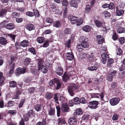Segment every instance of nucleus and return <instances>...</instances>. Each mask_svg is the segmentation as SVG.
<instances>
[{
	"instance_id": "nucleus-1",
	"label": "nucleus",
	"mask_w": 125,
	"mask_h": 125,
	"mask_svg": "<svg viewBox=\"0 0 125 125\" xmlns=\"http://www.w3.org/2000/svg\"><path fill=\"white\" fill-rule=\"evenodd\" d=\"M49 84L53 88H55L57 90L61 86V83L59 79L57 78H54V79L51 80L49 83Z\"/></svg>"
},
{
	"instance_id": "nucleus-2",
	"label": "nucleus",
	"mask_w": 125,
	"mask_h": 125,
	"mask_svg": "<svg viewBox=\"0 0 125 125\" xmlns=\"http://www.w3.org/2000/svg\"><path fill=\"white\" fill-rule=\"evenodd\" d=\"M42 60L41 59L38 61V67L39 70H40L43 73H46L47 71V67L44 64Z\"/></svg>"
},
{
	"instance_id": "nucleus-3",
	"label": "nucleus",
	"mask_w": 125,
	"mask_h": 125,
	"mask_svg": "<svg viewBox=\"0 0 125 125\" xmlns=\"http://www.w3.org/2000/svg\"><path fill=\"white\" fill-rule=\"evenodd\" d=\"M59 96V94L56 93L54 94V100L56 104V108L57 112V115L58 117L60 116V108L59 106V103L58 102V99Z\"/></svg>"
},
{
	"instance_id": "nucleus-4",
	"label": "nucleus",
	"mask_w": 125,
	"mask_h": 125,
	"mask_svg": "<svg viewBox=\"0 0 125 125\" xmlns=\"http://www.w3.org/2000/svg\"><path fill=\"white\" fill-rule=\"evenodd\" d=\"M79 40L83 48H86L88 47L89 44L87 42L88 39L87 38L83 36H81Z\"/></svg>"
},
{
	"instance_id": "nucleus-5",
	"label": "nucleus",
	"mask_w": 125,
	"mask_h": 125,
	"mask_svg": "<svg viewBox=\"0 0 125 125\" xmlns=\"http://www.w3.org/2000/svg\"><path fill=\"white\" fill-rule=\"evenodd\" d=\"M78 87V86L77 85L75 84L74 83L71 84L68 89L70 95L71 96H73L74 95L73 89H77Z\"/></svg>"
},
{
	"instance_id": "nucleus-6",
	"label": "nucleus",
	"mask_w": 125,
	"mask_h": 125,
	"mask_svg": "<svg viewBox=\"0 0 125 125\" xmlns=\"http://www.w3.org/2000/svg\"><path fill=\"white\" fill-rule=\"evenodd\" d=\"M99 102L96 101H93L90 102L88 105V107L92 109H95L97 107Z\"/></svg>"
},
{
	"instance_id": "nucleus-7",
	"label": "nucleus",
	"mask_w": 125,
	"mask_h": 125,
	"mask_svg": "<svg viewBox=\"0 0 125 125\" xmlns=\"http://www.w3.org/2000/svg\"><path fill=\"white\" fill-rule=\"evenodd\" d=\"M120 101V99L118 97L113 98L110 100V104L113 106L117 104Z\"/></svg>"
},
{
	"instance_id": "nucleus-8",
	"label": "nucleus",
	"mask_w": 125,
	"mask_h": 125,
	"mask_svg": "<svg viewBox=\"0 0 125 125\" xmlns=\"http://www.w3.org/2000/svg\"><path fill=\"white\" fill-rule=\"evenodd\" d=\"M104 94L103 92L101 93L100 94L98 93H93L91 95V98H99L100 97H101V100H103Z\"/></svg>"
},
{
	"instance_id": "nucleus-9",
	"label": "nucleus",
	"mask_w": 125,
	"mask_h": 125,
	"mask_svg": "<svg viewBox=\"0 0 125 125\" xmlns=\"http://www.w3.org/2000/svg\"><path fill=\"white\" fill-rule=\"evenodd\" d=\"M5 22H7L6 21H4L0 24V25H4L3 26H5L6 28L8 30H12L14 28V26L13 24L12 23H10L8 24L6 26H5L4 24Z\"/></svg>"
},
{
	"instance_id": "nucleus-10",
	"label": "nucleus",
	"mask_w": 125,
	"mask_h": 125,
	"mask_svg": "<svg viewBox=\"0 0 125 125\" xmlns=\"http://www.w3.org/2000/svg\"><path fill=\"white\" fill-rule=\"evenodd\" d=\"M51 9L53 11L55 12V13L57 14H61L62 13V11L58 9V7H56L55 6L52 5Z\"/></svg>"
},
{
	"instance_id": "nucleus-11",
	"label": "nucleus",
	"mask_w": 125,
	"mask_h": 125,
	"mask_svg": "<svg viewBox=\"0 0 125 125\" xmlns=\"http://www.w3.org/2000/svg\"><path fill=\"white\" fill-rule=\"evenodd\" d=\"M95 52L89 54V55L88 57V61L89 62H91L94 61L95 58Z\"/></svg>"
},
{
	"instance_id": "nucleus-12",
	"label": "nucleus",
	"mask_w": 125,
	"mask_h": 125,
	"mask_svg": "<svg viewBox=\"0 0 125 125\" xmlns=\"http://www.w3.org/2000/svg\"><path fill=\"white\" fill-rule=\"evenodd\" d=\"M68 122L70 125H76L77 123V121L74 117H71L69 118Z\"/></svg>"
},
{
	"instance_id": "nucleus-13",
	"label": "nucleus",
	"mask_w": 125,
	"mask_h": 125,
	"mask_svg": "<svg viewBox=\"0 0 125 125\" xmlns=\"http://www.w3.org/2000/svg\"><path fill=\"white\" fill-rule=\"evenodd\" d=\"M68 18L72 24H74L76 23L77 19V17L72 15H70L68 16Z\"/></svg>"
},
{
	"instance_id": "nucleus-14",
	"label": "nucleus",
	"mask_w": 125,
	"mask_h": 125,
	"mask_svg": "<svg viewBox=\"0 0 125 125\" xmlns=\"http://www.w3.org/2000/svg\"><path fill=\"white\" fill-rule=\"evenodd\" d=\"M102 58V62L103 63L105 64L106 63V59L108 57V55L106 52H104L101 54Z\"/></svg>"
},
{
	"instance_id": "nucleus-15",
	"label": "nucleus",
	"mask_w": 125,
	"mask_h": 125,
	"mask_svg": "<svg viewBox=\"0 0 125 125\" xmlns=\"http://www.w3.org/2000/svg\"><path fill=\"white\" fill-rule=\"evenodd\" d=\"M30 71L33 74L36 75L38 76V74H37L39 71L38 68L37 69L34 66L31 67Z\"/></svg>"
},
{
	"instance_id": "nucleus-16",
	"label": "nucleus",
	"mask_w": 125,
	"mask_h": 125,
	"mask_svg": "<svg viewBox=\"0 0 125 125\" xmlns=\"http://www.w3.org/2000/svg\"><path fill=\"white\" fill-rule=\"evenodd\" d=\"M62 110L64 112H68L69 111V108L66 103L62 104L61 105Z\"/></svg>"
},
{
	"instance_id": "nucleus-17",
	"label": "nucleus",
	"mask_w": 125,
	"mask_h": 125,
	"mask_svg": "<svg viewBox=\"0 0 125 125\" xmlns=\"http://www.w3.org/2000/svg\"><path fill=\"white\" fill-rule=\"evenodd\" d=\"M73 57V54L71 52H67L65 54L66 58L69 60H72Z\"/></svg>"
},
{
	"instance_id": "nucleus-18",
	"label": "nucleus",
	"mask_w": 125,
	"mask_h": 125,
	"mask_svg": "<svg viewBox=\"0 0 125 125\" xmlns=\"http://www.w3.org/2000/svg\"><path fill=\"white\" fill-rule=\"evenodd\" d=\"M97 39L98 41V44H101L104 41L103 37L102 35H97L96 36Z\"/></svg>"
},
{
	"instance_id": "nucleus-19",
	"label": "nucleus",
	"mask_w": 125,
	"mask_h": 125,
	"mask_svg": "<svg viewBox=\"0 0 125 125\" xmlns=\"http://www.w3.org/2000/svg\"><path fill=\"white\" fill-rule=\"evenodd\" d=\"M70 4L71 6L75 8H77L78 6V4L77 1L75 0H71Z\"/></svg>"
},
{
	"instance_id": "nucleus-20",
	"label": "nucleus",
	"mask_w": 125,
	"mask_h": 125,
	"mask_svg": "<svg viewBox=\"0 0 125 125\" xmlns=\"http://www.w3.org/2000/svg\"><path fill=\"white\" fill-rule=\"evenodd\" d=\"M26 28L29 31H31L34 29L35 27L33 25L30 23H28L26 24Z\"/></svg>"
},
{
	"instance_id": "nucleus-21",
	"label": "nucleus",
	"mask_w": 125,
	"mask_h": 125,
	"mask_svg": "<svg viewBox=\"0 0 125 125\" xmlns=\"http://www.w3.org/2000/svg\"><path fill=\"white\" fill-rule=\"evenodd\" d=\"M56 73L59 75H62L63 73L62 68L61 67H58L56 69Z\"/></svg>"
},
{
	"instance_id": "nucleus-22",
	"label": "nucleus",
	"mask_w": 125,
	"mask_h": 125,
	"mask_svg": "<svg viewBox=\"0 0 125 125\" xmlns=\"http://www.w3.org/2000/svg\"><path fill=\"white\" fill-rule=\"evenodd\" d=\"M72 76V74L71 73H69L68 74H64L62 77V79L63 81L66 83L68 80L69 77Z\"/></svg>"
},
{
	"instance_id": "nucleus-23",
	"label": "nucleus",
	"mask_w": 125,
	"mask_h": 125,
	"mask_svg": "<svg viewBox=\"0 0 125 125\" xmlns=\"http://www.w3.org/2000/svg\"><path fill=\"white\" fill-rule=\"evenodd\" d=\"M7 43V41L6 38L2 37H0V44L4 45H6Z\"/></svg>"
},
{
	"instance_id": "nucleus-24",
	"label": "nucleus",
	"mask_w": 125,
	"mask_h": 125,
	"mask_svg": "<svg viewBox=\"0 0 125 125\" xmlns=\"http://www.w3.org/2000/svg\"><path fill=\"white\" fill-rule=\"evenodd\" d=\"M29 42L28 41L24 40L20 43L21 45L23 47H26L29 45Z\"/></svg>"
},
{
	"instance_id": "nucleus-25",
	"label": "nucleus",
	"mask_w": 125,
	"mask_h": 125,
	"mask_svg": "<svg viewBox=\"0 0 125 125\" xmlns=\"http://www.w3.org/2000/svg\"><path fill=\"white\" fill-rule=\"evenodd\" d=\"M114 60L112 58L109 59L107 62V66L109 68L111 67L114 63Z\"/></svg>"
},
{
	"instance_id": "nucleus-26",
	"label": "nucleus",
	"mask_w": 125,
	"mask_h": 125,
	"mask_svg": "<svg viewBox=\"0 0 125 125\" xmlns=\"http://www.w3.org/2000/svg\"><path fill=\"white\" fill-rule=\"evenodd\" d=\"M82 29L84 31L87 32L90 31L91 28L89 26L85 25L82 28Z\"/></svg>"
},
{
	"instance_id": "nucleus-27",
	"label": "nucleus",
	"mask_w": 125,
	"mask_h": 125,
	"mask_svg": "<svg viewBox=\"0 0 125 125\" xmlns=\"http://www.w3.org/2000/svg\"><path fill=\"white\" fill-rule=\"evenodd\" d=\"M116 9L117 15L119 16L123 14L124 12V11L122 9L118 10L117 7H116Z\"/></svg>"
},
{
	"instance_id": "nucleus-28",
	"label": "nucleus",
	"mask_w": 125,
	"mask_h": 125,
	"mask_svg": "<svg viewBox=\"0 0 125 125\" xmlns=\"http://www.w3.org/2000/svg\"><path fill=\"white\" fill-rule=\"evenodd\" d=\"M9 83L10 86V87H15L17 86V83L14 81H10Z\"/></svg>"
},
{
	"instance_id": "nucleus-29",
	"label": "nucleus",
	"mask_w": 125,
	"mask_h": 125,
	"mask_svg": "<svg viewBox=\"0 0 125 125\" xmlns=\"http://www.w3.org/2000/svg\"><path fill=\"white\" fill-rule=\"evenodd\" d=\"M5 79V77L3 76L2 73L0 72V86L3 83Z\"/></svg>"
},
{
	"instance_id": "nucleus-30",
	"label": "nucleus",
	"mask_w": 125,
	"mask_h": 125,
	"mask_svg": "<svg viewBox=\"0 0 125 125\" xmlns=\"http://www.w3.org/2000/svg\"><path fill=\"white\" fill-rule=\"evenodd\" d=\"M10 68L9 73L11 74L13 73L14 71L15 64L14 63H11L10 65Z\"/></svg>"
},
{
	"instance_id": "nucleus-31",
	"label": "nucleus",
	"mask_w": 125,
	"mask_h": 125,
	"mask_svg": "<svg viewBox=\"0 0 125 125\" xmlns=\"http://www.w3.org/2000/svg\"><path fill=\"white\" fill-rule=\"evenodd\" d=\"M7 12V10L5 9H3L0 10V17L4 16Z\"/></svg>"
},
{
	"instance_id": "nucleus-32",
	"label": "nucleus",
	"mask_w": 125,
	"mask_h": 125,
	"mask_svg": "<svg viewBox=\"0 0 125 125\" xmlns=\"http://www.w3.org/2000/svg\"><path fill=\"white\" fill-rule=\"evenodd\" d=\"M61 25V22L59 21L54 22L53 23V26L57 28H59Z\"/></svg>"
},
{
	"instance_id": "nucleus-33",
	"label": "nucleus",
	"mask_w": 125,
	"mask_h": 125,
	"mask_svg": "<svg viewBox=\"0 0 125 125\" xmlns=\"http://www.w3.org/2000/svg\"><path fill=\"white\" fill-rule=\"evenodd\" d=\"M98 68L97 65L96 64H95L94 66L89 67L88 68V69L91 71H95Z\"/></svg>"
},
{
	"instance_id": "nucleus-34",
	"label": "nucleus",
	"mask_w": 125,
	"mask_h": 125,
	"mask_svg": "<svg viewBox=\"0 0 125 125\" xmlns=\"http://www.w3.org/2000/svg\"><path fill=\"white\" fill-rule=\"evenodd\" d=\"M31 59L29 58H26L24 62V64L25 65H28L31 62Z\"/></svg>"
},
{
	"instance_id": "nucleus-35",
	"label": "nucleus",
	"mask_w": 125,
	"mask_h": 125,
	"mask_svg": "<svg viewBox=\"0 0 125 125\" xmlns=\"http://www.w3.org/2000/svg\"><path fill=\"white\" fill-rule=\"evenodd\" d=\"M45 39L44 38L42 37H39L37 39V41L39 43H42L44 41Z\"/></svg>"
},
{
	"instance_id": "nucleus-36",
	"label": "nucleus",
	"mask_w": 125,
	"mask_h": 125,
	"mask_svg": "<svg viewBox=\"0 0 125 125\" xmlns=\"http://www.w3.org/2000/svg\"><path fill=\"white\" fill-rule=\"evenodd\" d=\"M83 21L82 19L80 18L78 19H77L76 25L77 26H79L81 25L83 22Z\"/></svg>"
},
{
	"instance_id": "nucleus-37",
	"label": "nucleus",
	"mask_w": 125,
	"mask_h": 125,
	"mask_svg": "<svg viewBox=\"0 0 125 125\" xmlns=\"http://www.w3.org/2000/svg\"><path fill=\"white\" fill-rule=\"evenodd\" d=\"M95 24L97 27H99L102 26L103 23L101 21L96 20L95 21Z\"/></svg>"
},
{
	"instance_id": "nucleus-38",
	"label": "nucleus",
	"mask_w": 125,
	"mask_h": 125,
	"mask_svg": "<svg viewBox=\"0 0 125 125\" xmlns=\"http://www.w3.org/2000/svg\"><path fill=\"white\" fill-rule=\"evenodd\" d=\"M52 94L50 93H47L45 96V98L48 100L50 99L52 97Z\"/></svg>"
},
{
	"instance_id": "nucleus-39",
	"label": "nucleus",
	"mask_w": 125,
	"mask_h": 125,
	"mask_svg": "<svg viewBox=\"0 0 125 125\" xmlns=\"http://www.w3.org/2000/svg\"><path fill=\"white\" fill-rule=\"evenodd\" d=\"M71 39L68 40L65 43V46L66 47L68 48H70L71 47Z\"/></svg>"
},
{
	"instance_id": "nucleus-40",
	"label": "nucleus",
	"mask_w": 125,
	"mask_h": 125,
	"mask_svg": "<svg viewBox=\"0 0 125 125\" xmlns=\"http://www.w3.org/2000/svg\"><path fill=\"white\" fill-rule=\"evenodd\" d=\"M119 73V76L120 78H123L125 76V71L121 70Z\"/></svg>"
},
{
	"instance_id": "nucleus-41",
	"label": "nucleus",
	"mask_w": 125,
	"mask_h": 125,
	"mask_svg": "<svg viewBox=\"0 0 125 125\" xmlns=\"http://www.w3.org/2000/svg\"><path fill=\"white\" fill-rule=\"evenodd\" d=\"M42 108V106L40 104H36L35 107V109L38 112L40 111L41 109Z\"/></svg>"
},
{
	"instance_id": "nucleus-42",
	"label": "nucleus",
	"mask_w": 125,
	"mask_h": 125,
	"mask_svg": "<svg viewBox=\"0 0 125 125\" xmlns=\"http://www.w3.org/2000/svg\"><path fill=\"white\" fill-rule=\"evenodd\" d=\"M48 113L50 115H54L55 113L54 109L52 108H50V110L49 111Z\"/></svg>"
},
{
	"instance_id": "nucleus-43",
	"label": "nucleus",
	"mask_w": 125,
	"mask_h": 125,
	"mask_svg": "<svg viewBox=\"0 0 125 125\" xmlns=\"http://www.w3.org/2000/svg\"><path fill=\"white\" fill-rule=\"evenodd\" d=\"M21 68H18L16 70L15 73L17 76H19L21 74Z\"/></svg>"
},
{
	"instance_id": "nucleus-44",
	"label": "nucleus",
	"mask_w": 125,
	"mask_h": 125,
	"mask_svg": "<svg viewBox=\"0 0 125 125\" xmlns=\"http://www.w3.org/2000/svg\"><path fill=\"white\" fill-rule=\"evenodd\" d=\"M76 114L77 115H80L82 114L83 113V112L81 108L77 109L76 110Z\"/></svg>"
},
{
	"instance_id": "nucleus-45",
	"label": "nucleus",
	"mask_w": 125,
	"mask_h": 125,
	"mask_svg": "<svg viewBox=\"0 0 125 125\" xmlns=\"http://www.w3.org/2000/svg\"><path fill=\"white\" fill-rule=\"evenodd\" d=\"M116 53L117 55H121L122 54V51L121 49L118 48L116 50Z\"/></svg>"
},
{
	"instance_id": "nucleus-46",
	"label": "nucleus",
	"mask_w": 125,
	"mask_h": 125,
	"mask_svg": "<svg viewBox=\"0 0 125 125\" xmlns=\"http://www.w3.org/2000/svg\"><path fill=\"white\" fill-rule=\"evenodd\" d=\"M71 31L70 28H66L64 30V33L65 34H69L71 33Z\"/></svg>"
},
{
	"instance_id": "nucleus-47",
	"label": "nucleus",
	"mask_w": 125,
	"mask_h": 125,
	"mask_svg": "<svg viewBox=\"0 0 125 125\" xmlns=\"http://www.w3.org/2000/svg\"><path fill=\"white\" fill-rule=\"evenodd\" d=\"M103 15H104L105 17H109L110 15V13L106 11L103 12L102 13Z\"/></svg>"
},
{
	"instance_id": "nucleus-48",
	"label": "nucleus",
	"mask_w": 125,
	"mask_h": 125,
	"mask_svg": "<svg viewBox=\"0 0 125 125\" xmlns=\"http://www.w3.org/2000/svg\"><path fill=\"white\" fill-rule=\"evenodd\" d=\"M46 125V121L44 119H43L42 122L39 121L37 123L36 125Z\"/></svg>"
},
{
	"instance_id": "nucleus-49",
	"label": "nucleus",
	"mask_w": 125,
	"mask_h": 125,
	"mask_svg": "<svg viewBox=\"0 0 125 125\" xmlns=\"http://www.w3.org/2000/svg\"><path fill=\"white\" fill-rule=\"evenodd\" d=\"M49 41L48 40H47L45 41L43 44L42 47L45 48L48 47L49 45Z\"/></svg>"
},
{
	"instance_id": "nucleus-50",
	"label": "nucleus",
	"mask_w": 125,
	"mask_h": 125,
	"mask_svg": "<svg viewBox=\"0 0 125 125\" xmlns=\"http://www.w3.org/2000/svg\"><path fill=\"white\" fill-rule=\"evenodd\" d=\"M26 15L32 17L34 15V13L33 12L28 11L26 12Z\"/></svg>"
},
{
	"instance_id": "nucleus-51",
	"label": "nucleus",
	"mask_w": 125,
	"mask_h": 125,
	"mask_svg": "<svg viewBox=\"0 0 125 125\" xmlns=\"http://www.w3.org/2000/svg\"><path fill=\"white\" fill-rule=\"evenodd\" d=\"M58 124L62 125L65 123V121L64 119L61 118H59L58 119Z\"/></svg>"
},
{
	"instance_id": "nucleus-52",
	"label": "nucleus",
	"mask_w": 125,
	"mask_h": 125,
	"mask_svg": "<svg viewBox=\"0 0 125 125\" xmlns=\"http://www.w3.org/2000/svg\"><path fill=\"white\" fill-rule=\"evenodd\" d=\"M45 21L47 23H51L53 22V20L52 18L48 17L46 19Z\"/></svg>"
},
{
	"instance_id": "nucleus-53",
	"label": "nucleus",
	"mask_w": 125,
	"mask_h": 125,
	"mask_svg": "<svg viewBox=\"0 0 125 125\" xmlns=\"http://www.w3.org/2000/svg\"><path fill=\"white\" fill-rule=\"evenodd\" d=\"M79 98L76 97L73 99V101L75 104H79L80 103Z\"/></svg>"
},
{
	"instance_id": "nucleus-54",
	"label": "nucleus",
	"mask_w": 125,
	"mask_h": 125,
	"mask_svg": "<svg viewBox=\"0 0 125 125\" xmlns=\"http://www.w3.org/2000/svg\"><path fill=\"white\" fill-rule=\"evenodd\" d=\"M29 51L32 53L34 55H35L36 53V52L35 51L34 48H29Z\"/></svg>"
},
{
	"instance_id": "nucleus-55",
	"label": "nucleus",
	"mask_w": 125,
	"mask_h": 125,
	"mask_svg": "<svg viewBox=\"0 0 125 125\" xmlns=\"http://www.w3.org/2000/svg\"><path fill=\"white\" fill-rule=\"evenodd\" d=\"M83 47L82 46L81 44H79L77 45L76 47L77 50L80 51H81L83 50Z\"/></svg>"
},
{
	"instance_id": "nucleus-56",
	"label": "nucleus",
	"mask_w": 125,
	"mask_h": 125,
	"mask_svg": "<svg viewBox=\"0 0 125 125\" xmlns=\"http://www.w3.org/2000/svg\"><path fill=\"white\" fill-rule=\"evenodd\" d=\"M113 77L111 74H109L107 76V79L109 81H112Z\"/></svg>"
},
{
	"instance_id": "nucleus-57",
	"label": "nucleus",
	"mask_w": 125,
	"mask_h": 125,
	"mask_svg": "<svg viewBox=\"0 0 125 125\" xmlns=\"http://www.w3.org/2000/svg\"><path fill=\"white\" fill-rule=\"evenodd\" d=\"M109 8L111 10L114 9L115 6L114 3H111L109 4Z\"/></svg>"
},
{
	"instance_id": "nucleus-58",
	"label": "nucleus",
	"mask_w": 125,
	"mask_h": 125,
	"mask_svg": "<svg viewBox=\"0 0 125 125\" xmlns=\"http://www.w3.org/2000/svg\"><path fill=\"white\" fill-rule=\"evenodd\" d=\"M8 113L10 115H13L16 113V111L15 110H9L8 111Z\"/></svg>"
},
{
	"instance_id": "nucleus-59",
	"label": "nucleus",
	"mask_w": 125,
	"mask_h": 125,
	"mask_svg": "<svg viewBox=\"0 0 125 125\" xmlns=\"http://www.w3.org/2000/svg\"><path fill=\"white\" fill-rule=\"evenodd\" d=\"M119 41L120 43L121 44H122L125 42L124 38V37L120 38H119Z\"/></svg>"
},
{
	"instance_id": "nucleus-60",
	"label": "nucleus",
	"mask_w": 125,
	"mask_h": 125,
	"mask_svg": "<svg viewBox=\"0 0 125 125\" xmlns=\"http://www.w3.org/2000/svg\"><path fill=\"white\" fill-rule=\"evenodd\" d=\"M124 28L122 27H120L117 30V32L119 33H121L123 32Z\"/></svg>"
},
{
	"instance_id": "nucleus-61",
	"label": "nucleus",
	"mask_w": 125,
	"mask_h": 125,
	"mask_svg": "<svg viewBox=\"0 0 125 125\" xmlns=\"http://www.w3.org/2000/svg\"><path fill=\"white\" fill-rule=\"evenodd\" d=\"M22 119L24 121H27L29 119L28 116L27 115H24Z\"/></svg>"
},
{
	"instance_id": "nucleus-62",
	"label": "nucleus",
	"mask_w": 125,
	"mask_h": 125,
	"mask_svg": "<svg viewBox=\"0 0 125 125\" xmlns=\"http://www.w3.org/2000/svg\"><path fill=\"white\" fill-rule=\"evenodd\" d=\"M86 56V54L84 53H81L80 55V57L82 59L85 58Z\"/></svg>"
},
{
	"instance_id": "nucleus-63",
	"label": "nucleus",
	"mask_w": 125,
	"mask_h": 125,
	"mask_svg": "<svg viewBox=\"0 0 125 125\" xmlns=\"http://www.w3.org/2000/svg\"><path fill=\"white\" fill-rule=\"evenodd\" d=\"M33 12L34 15L37 17H39V14L38 11L36 10H34Z\"/></svg>"
},
{
	"instance_id": "nucleus-64",
	"label": "nucleus",
	"mask_w": 125,
	"mask_h": 125,
	"mask_svg": "<svg viewBox=\"0 0 125 125\" xmlns=\"http://www.w3.org/2000/svg\"><path fill=\"white\" fill-rule=\"evenodd\" d=\"M67 7L65 8L64 10V11L63 12V16L64 17H65L67 15Z\"/></svg>"
}]
</instances>
